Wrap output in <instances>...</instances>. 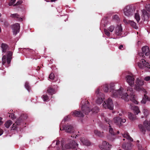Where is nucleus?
Masks as SVG:
<instances>
[{"label": "nucleus", "instance_id": "nucleus-1", "mask_svg": "<svg viewBox=\"0 0 150 150\" xmlns=\"http://www.w3.org/2000/svg\"><path fill=\"white\" fill-rule=\"evenodd\" d=\"M115 84L113 83L109 84H105L103 88V91L106 92H108L110 89V92L112 93V96L113 97L121 98L125 101H128L130 99L134 103L137 104V102L135 99L133 90L132 88L128 87L127 89L128 93L122 87L117 90H115Z\"/></svg>", "mask_w": 150, "mask_h": 150}, {"label": "nucleus", "instance_id": "nucleus-2", "mask_svg": "<svg viewBox=\"0 0 150 150\" xmlns=\"http://www.w3.org/2000/svg\"><path fill=\"white\" fill-rule=\"evenodd\" d=\"M59 144L60 141L59 140L54 141L53 142L52 146V147H55L54 145H55L57 150L61 149V150H65L66 149L76 148L78 146V144L73 140L71 141L70 143H68L64 146V141H62L61 142L60 148L58 146Z\"/></svg>", "mask_w": 150, "mask_h": 150}, {"label": "nucleus", "instance_id": "nucleus-3", "mask_svg": "<svg viewBox=\"0 0 150 150\" xmlns=\"http://www.w3.org/2000/svg\"><path fill=\"white\" fill-rule=\"evenodd\" d=\"M89 110V107H87L85 105H82L81 106V110L83 113L80 111L75 110L72 112V114L74 116L82 117L84 116L83 113L86 114L90 112Z\"/></svg>", "mask_w": 150, "mask_h": 150}, {"label": "nucleus", "instance_id": "nucleus-4", "mask_svg": "<svg viewBox=\"0 0 150 150\" xmlns=\"http://www.w3.org/2000/svg\"><path fill=\"white\" fill-rule=\"evenodd\" d=\"M102 119L104 120L109 125V132L110 134L109 135L108 137V138L111 140H113L114 139V136L115 133L113 131V129L111 127L110 125L112 122L107 117H105L104 116L102 115Z\"/></svg>", "mask_w": 150, "mask_h": 150}, {"label": "nucleus", "instance_id": "nucleus-5", "mask_svg": "<svg viewBox=\"0 0 150 150\" xmlns=\"http://www.w3.org/2000/svg\"><path fill=\"white\" fill-rule=\"evenodd\" d=\"M135 11L134 7L132 5H127L125 6L123 10L124 15L127 17L132 16L134 13Z\"/></svg>", "mask_w": 150, "mask_h": 150}, {"label": "nucleus", "instance_id": "nucleus-6", "mask_svg": "<svg viewBox=\"0 0 150 150\" xmlns=\"http://www.w3.org/2000/svg\"><path fill=\"white\" fill-rule=\"evenodd\" d=\"M135 83L136 84L134 86V88L135 90L139 91H143L145 93H146V90L142 87L144 84V82L140 78H137Z\"/></svg>", "mask_w": 150, "mask_h": 150}, {"label": "nucleus", "instance_id": "nucleus-7", "mask_svg": "<svg viewBox=\"0 0 150 150\" xmlns=\"http://www.w3.org/2000/svg\"><path fill=\"white\" fill-rule=\"evenodd\" d=\"M144 57H140V59H141V60L138 63V65L140 69L148 71L150 69V65L149 64L148 62L144 59Z\"/></svg>", "mask_w": 150, "mask_h": 150}, {"label": "nucleus", "instance_id": "nucleus-8", "mask_svg": "<svg viewBox=\"0 0 150 150\" xmlns=\"http://www.w3.org/2000/svg\"><path fill=\"white\" fill-rule=\"evenodd\" d=\"M12 55V53L10 51H8L7 52L6 57L5 55H3L2 59V64L4 65L6 61L8 64H9L11 62Z\"/></svg>", "mask_w": 150, "mask_h": 150}, {"label": "nucleus", "instance_id": "nucleus-9", "mask_svg": "<svg viewBox=\"0 0 150 150\" xmlns=\"http://www.w3.org/2000/svg\"><path fill=\"white\" fill-rule=\"evenodd\" d=\"M96 93L98 97V98L96 101V103L98 104H101L104 99V94L100 92L99 89H98L96 92Z\"/></svg>", "mask_w": 150, "mask_h": 150}, {"label": "nucleus", "instance_id": "nucleus-10", "mask_svg": "<svg viewBox=\"0 0 150 150\" xmlns=\"http://www.w3.org/2000/svg\"><path fill=\"white\" fill-rule=\"evenodd\" d=\"M105 104H103L102 106L105 108H108L112 110L113 109L114 105L112 100L110 98H109L105 102L104 101Z\"/></svg>", "mask_w": 150, "mask_h": 150}, {"label": "nucleus", "instance_id": "nucleus-11", "mask_svg": "<svg viewBox=\"0 0 150 150\" xmlns=\"http://www.w3.org/2000/svg\"><path fill=\"white\" fill-rule=\"evenodd\" d=\"M126 82L131 87H133L134 83V78L132 74L127 75L125 77Z\"/></svg>", "mask_w": 150, "mask_h": 150}, {"label": "nucleus", "instance_id": "nucleus-12", "mask_svg": "<svg viewBox=\"0 0 150 150\" xmlns=\"http://www.w3.org/2000/svg\"><path fill=\"white\" fill-rule=\"evenodd\" d=\"M142 52L138 53V55L140 57H144V54L146 56L149 54L150 51L149 47L147 46H145L142 48Z\"/></svg>", "mask_w": 150, "mask_h": 150}, {"label": "nucleus", "instance_id": "nucleus-13", "mask_svg": "<svg viewBox=\"0 0 150 150\" xmlns=\"http://www.w3.org/2000/svg\"><path fill=\"white\" fill-rule=\"evenodd\" d=\"M60 130H64L66 132L70 133H71L74 132V130L73 126L72 125H66L64 127H63L62 129L61 127Z\"/></svg>", "mask_w": 150, "mask_h": 150}, {"label": "nucleus", "instance_id": "nucleus-14", "mask_svg": "<svg viewBox=\"0 0 150 150\" xmlns=\"http://www.w3.org/2000/svg\"><path fill=\"white\" fill-rule=\"evenodd\" d=\"M13 34L16 35L17 33L19 32L20 25L18 23H16L12 25Z\"/></svg>", "mask_w": 150, "mask_h": 150}, {"label": "nucleus", "instance_id": "nucleus-15", "mask_svg": "<svg viewBox=\"0 0 150 150\" xmlns=\"http://www.w3.org/2000/svg\"><path fill=\"white\" fill-rule=\"evenodd\" d=\"M111 145L106 141L103 142L102 145L100 146V148L102 150H110Z\"/></svg>", "mask_w": 150, "mask_h": 150}, {"label": "nucleus", "instance_id": "nucleus-16", "mask_svg": "<svg viewBox=\"0 0 150 150\" xmlns=\"http://www.w3.org/2000/svg\"><path fill=\"white\" fill-rule=\"evenodd\" d=\"M113 121L114 123L116 125H118V126H120L121 124V123L125 122L126 121V120L125 119H121L120 117H117L114 118Z\"/></svg>", "mask_w": 150, "mask_h": 150}, {"label": "nucleus", "instance_id": "nucleus-17", "mask_svg": "<svg viewBox=\"0 0 150 150\" xmlns=\"http://www.w3.org/2000/svg\"><path fill=\"white\" fill-rule=\"evenodd\" d=\"M115 29V26L114 25H111L107 29H104V31L105 34L108 36H110V33L109 32H112Z\"/></svg>", "mask_w": 150, "mask_h": 150}, {"label": "nucleus", "instance_id": "nucleus-18", "mask_svg": "<svg viewBox=\"0 0 150 150\" xmlns=\"http://www.w3.org/2000/svg\"><path fill=\"white\" fill-rule=\"evenodd\" d=\"M115 31V33L116 35L118 36L121 35L122 31L121 25H118L116 28Z\"/></svg>", "mask_w": 150, "mask_h": 150}, {"label": "nucleus", "instance_id": "nucleus-19", "mask_svg": "<svg viewBox=\"0 0 150 150\" xmlns=\"http://www.w3.org/2000/svg\"><path fill=\"white\" fill-rule=\"evenodd\" d=\"M129 108L132 110L136 115H137L140 112L138 107L136 106H134L133 104L130 103Z\"/></svg>", "mask_w": 150, "mask_h": 150}, {"label": "nucleus", "instance_id": "nucleus-20", "mask_svg": "<svg viewBox=\"0 0 150 150\" xmlns=\"http://www.w3.org/2000/svg\"><path fill=\"white\" fill-rule=\"evenodd\" d=\"M121 134L124 138L126 139L130 142L133 141L132 139L130 136L129 134L127 132H121Z\"/></svg>", "mask_w": 150, "mask_h": 150}, {"label": "nucleus", "instance_id": "nucleus-21", "mask_svg": "<svg viewBox=\"0 0 150 150\" xmlns=\"http://www.w3.org/2000/svg\"><path fill=\"white\" fill-rule=\"evenodd\" d=\"M142 18L144 20H147L148 18H150V16L149 15L146 11L144 9L142 10Z\"/></svg>", "mask_w": 150, "mask_h": 150}, {"label": "nucleus", "instance_id": "nucleus-22", "mask_svg": "<svg viewBox=\"0 0 150 150\" xmlns=\"http://www.w3.org/2000/svg\"><path fill=\"white\" fill-rule=\"evenodd\" d=\"M132 147V145L131 142L127 144H124L122 145V148L125 150H130Z\"/></svg>", "mask_w": 150, "mask_h": 150}, {"label": "nucleus", "instance_id": "nucleus-23", "mask_svg": "<svg viewBox=\"0 0 150 150\" xmlns=\"http://www.w3.org/2000/svg\"><path fill=\"white\" fill-rule=\"evenodd\" d=\"M22 120V119L21 118V117H20L18 118L17 121L15 122V124H13L11 127V129L12 130H15L16 129L17 127V126H16V125H19L20 124Z\"/></svg>", "mask_w": 150, "mask_h": 150}, {"label": "nucleus", "instance_id": "nucleus-24", "mask_svg": "<svg viewBox=\"0 0 150 150\" xmlns=\"http://www.w3.org/2000/svg\"><path fill=\"white\" fill-rule=\"evenodd\" d=\"M80 140L81 143L83 145L87 146H89L91 145L90 142L88 140L86 139L83 137L81 138Z\"/></svg>", "mask_w": 150, "mask_h": 150}, {"label": "nucleus", "instance_id": "nucleus-25", "mask_svg": "<svg viewBox=\"0 0 150 150\" xmlns=\"http://www.w3.org/2000/svg\"><path fill=\"white\" fill-rule=\"evenodd\" d=\"M10 16L12 18H16L17 20L19 21H22V18L20 17L19 15L17 13L12 14H11Z\"/></svg>", "mask_w": 150, "mask_h": 150}, {"label": "nucleus", "instance_id": "nucleus-26", "mask_svg": "<svg viewBox=\"0 0 150 150\" xmlns=\"http://www.w3.org/2000/svg\"><path fill=\"white\" fill-rule=\"evenodd\" d=\"M128 117L129 119L132 121H134L137 119V117L136 116L134 115L130 112L128 113Z\"/></svg>", "mask_w": 150, "mask_h": 150}, {"label": "nucleus", "instance_id": "nucleus-27", "mask_svg": "<svg viewBox=\"0 0 150 150\" xmlns=\"http://www.w3.org/2000/svg\"><path fill=\"white\" fill-rule=\"evenodd\" d=\"M47 93L50 95H52L55 93V90L51 87H49L47 90Z\"/></svg>", "mask_w": 150, "mask_h": 150}, {"label": "nucleus", "instance_id": "nucleus-28", "mask_svg": "<svg viewBox=\"0 0 150 150\" xmlns=\"http://www.w3.org/2000/svg\"><path fill=\"white\" fill-rule=\"evenodd\" d=\"M94 133L96 135L99 137H102L103 136V132H100L97 130H95Z\"/></svg>", "mask_w": 150, "mask_h": 150}, {"label": "nucleus", "instance_id": "nucleus-29", "mask_svg": "<svg viewBox=\"0 0 150 150\" xmlns=\"http://www.w3.org/2000/svg\"><path fill=\"white\" fill-rule=\"evenodd\" d=\"M129 24L133 28L135 29H137V27L136 25V23L133 21H129Z\"/></svg>", "mask_w": 150, "mask_h": 150}, {"label": "nucleus", "instance_id": "nucleus-30", "mask_svg": "<svg viewBox=\"0 0 150 150\" xmlns=\"http://www.w3.org/2000/svg\"><path fill=\"white\" fill-rule=\"evenodd\" d=\"M12 123V122L11 120H9L5 122L4 126L6 128H8Z\"/></svg>", "mask_w": 150, "mask_h": 150}, {"label": "nucleus", "instance_id": "nucleus-31", "mask_svg": "<svg viewBox=\"0 0 150 150\" xmlns=\"http://www.w3.org/2000/svg\"><path fill=\"white\" fill-rule=\"evenodd\" d=\"M1 47L2 49L3 52H6V50L8 48V45L6 44L2 43L1 44Z\"/></svg>", "mask_w": 150, "mask_h": 150}, {"label": "nucleus", "instance_id": "nucleus-32", "mask_svg": "<svg viewBox=\"0 0 150 150\" xmlns=\"http://www.w3.org/2000/svg\"><path fill=\"white\" fill-rule=\"evenodd\" d=\"M146 100H149L147 96L145 95H144V97L143 98L142 100L141 101L142 103L145 104Z\"/></svg>", "mask_w": 150, "mask_h": 150}, {"label": "nucleus", "instance_id": "nucleus-33", "mask_svg": "<svg viewBox=\"0 0 150 150\" xmlns=\"http://www.w3.org/2000/svg\"><path fill=\"white\" fill-rule=\"evenodd\" d=\"M134 18L137 22L138 23L140 20V18L139 13L137 12L135 13Z\"/></svg>", "mask_w": 150, "mask_h": 150}, {"label": "nucleus", "instance_id": "nucleus-34", "mask_svg": "<svg viewBox=\"0 0 150 150\" xmlns=\"http://www.w3.org/2000/svg\"><path fill=\"white\" fill-rule=\"evenodd\" d=\"M42 98L44 101H48L49 98L47 94H44L42 96Z\"/></svg>", "mask_w": 150, "mask_h": 150}, {"label": "nucleus", "instance_id": "nucleus-35", "mask_svg": "<svg viewBox=\"0 0 150 150\" xmlns=\"http://www.w3.org/2000/svg\"><path fill=\"white\" fill-rule=\"evenodd\" d=\"M139 127L140 130L142 132L143 134H144L145 132V129L144 127L142 125H139Z\"/></svg>", "mask_w": 150, "mask_h": 150}, {"label": "nucleus", "instance_id": "nucleus-36", "mask_svg": "<svg viewBox=\"0 0 150 150\" xmlns=\"http://www.w3.org/2000/svg\"><path fill=\"white\" fill-rule=\"evenodd\" d=\"M98 108L97 107H95L94 109H92V110H91V111L92 112V113H96L98 112Z\"/></svg>", "mask_w": 150, "mask_h": 150}, {"label": "nucleus", "instance_id": "nucleus-37", "mask_svg": "<svg viewBox=\"0 0 150 150\" xmlns=\"http://www.w3.org/2000/svg\"><path fill=\"white\" fill-rule=\"evenodd\" d=\"M25 86L26 89L29 91L30 88V86L29 84V83L28 82H26L25 83Z\"/></svg>", "mask_w": 150, "mask_h": 150}, {"label": "nucleus", "instance_id": "nucleus-38", "mask_svg": "<svg viewBox=\"0 0 150 150\" xmlns=\"http://www.w3.org/2000/svg\"><path fill=\"white\" fill-rule=\"evenodd\" d=\"M138 150H146V148L145 147L143 146L140 145H138Z\"/></svg>", "mask_w": 150, "mask_h": 150}, {"label": "nucleus", "instance_id": "nucleus-39", "mask_svg": "<svg viewBox=\"0 0 150 150\" xmlns=\"http://www.w3.org/2000/svg\"><path fill=\"white\" fill-rule=\"evenodd\" d=\"M129 20H127L126 18H124L123 20V22L125 24H129Z\"/></svg>", "mask_w": 150, "mask_h": 150}, {"label": "nucleus", "instance_id": "nucleus-40", "mask_svg": "<svg viewBox=\"0 0 150 150\" xmlns=\"http://www.w3.org/2000/svg\"><path fill=\"white\" fill-rule=\"evenodd\" d=\"M113 19L116 20L117 21H118L119 20V18L118 17V16L116 15H115L113 16Z\"/></svg>", "mask_w": 150, "mask_h": 150}, {"label": "nucleus", "instance_id": "nucleus-41", "mask_svg": "<svg viewBox=\"0 0 150 150\" xmlns=\"http://www.w3.org/2000/svg\"><path fill=\"white\" fill-rule=\"evenodd\" d=\"M54 74L52 73H51L50 74V75L49 76V78L50 79H51V80H52V79H53L54 78Z\"/></svg>", "mask_w": 150, "mask_h": 150}, {"label": "nucleus", "instance_id": "nucleus-42", "mask_svg": "<svg viewBox=\"0 0 150 150\" xmlns=\"http://www.w3.org/2000/svg\"><path fill=\"white\" fill-rule=\"evenodd\" d=\"M16 0H11L9 4V6L13 5L15 2Z\"/></svg>", "mask_w": 150, "mask_h": 150}, {"label": "nucleus", "instance_id": "nucleus-43", "mask_svg": "<svg viewBox=\"0 0 150 150\" xmlns=\"http://www.w3.org/2000/svg\"><path fill=\"white\" fill-rule=\"evenodd\" d=\"M145 8L148 11L150 12V4L147 5L146 6Z\"/></svg>", "mask_w": 150, "mask_h": 150}, {"label": "nucleus", "instance_id": "nucleus-44", "mask_svg": "<svg viewBox=\"0 0 150 150\" xmlns=\"http://www.w3.org/2000/svg\"><path fill=\"white\" fill-rule=\"evenodd\" d=\"M9 117L11 119H13L14 118V115L13 113L12 112L11 113H10Z\"/></svg>", "mask_w": 150, "mask_h": 150}, {"label": "nucleus", "instance_id": "nucleus-45", "mask_svg": "<svg viewBox=\"0 0 150 150\" xmlns=\"http://www.w3.org/2000/svg\"><path fill=\"white\" fill-rule=\"evenodd\" d=\"M144 80L146 81H148L150 80V76H147L145 77L144 79Z\"/></svg>", "mask_w": 150, "mask_h": 150}, {"label": "nucleus", "instance_id": "nucleus-46", "mask_svg": "<svg viewBox=\"0 0 150 150\" xmlns=\"http://www.w3.org/2000/svg\"><path fill=\"white\" fill-rule=\"evenodd\" d=\"M68 116L65 117L64 118V119L62 121L61 125H62L63 123V122H64L65 121H67L68 120Z\"/></svg>", "mask_w": 150, "mask_h": 150}, {"label": "nucleus", "instance_id": "nucleus-47", "mask_svg": "<svg viewBox=\"0 0 150 150\" xmlns=\"http://www.w3.org/2000/svg\"><path fill=\"white\" fill-rule=\"evenodd\" d=\"M143 111L145 115H146L148 113V110L147 109H144Z\"/></svg>", "mask_w": 150, "mask_h": 150}, {"label": "nucleus", "instance_id": "nucleus-48", "mask_svg": "<svg viewBox=\"0 0 150 150\" xmlns=\"http://www.w3.org/2000/svg\"><path fill=\"white\" fill-rule=\"evenodd\" d=\"M22 3V1L21 0H20L18 1L17 2L16 4V5H18L19 4H21Z\"/></svg>", "mask_w": 150, "mask_h": 150}, {"label": "nucleus", "instance_id": "nucleus-49", "mask_svg": "<svg viewBox=\"0 0 150 150\" xmlns=\"http://www.w3.org/2000/svg\"><path fill=\"white\" fill-rule=\"evenodd\" d=\"M2 119L3 118L1 117H0V126L2 124H3V123L2 121Z\"/></svg>", "mask_w": 150, "mask_h": 150}, {"label": "nucleus", "instance_id": "nucleus-50", "mask_svg": "<svg viewBox=\"0 0 150 150\" xmlns=\"http://www.w3.org/2000/svg\"><path fill=\"white\" fill-rule=\"evenodd\" d=\"M123 45H120L119 47V49H120V50H123Z\"/></svg>", "mask_w": 150, "mask_h": 150}, {"label": "nucleus", "instance_id": "nucleus-51", "mask_svg": "<svg viewBox=\"0 0 150 150\" xmlns=\"http://www.w3.org/2000/svg\"><path fill=\"white\" fill-rule=\"evenodd\" d=\"M3 133V131L2 129L0 128V136H1Z\"/></svg>", "mask_w": 150, "mask_h": 150}, {"label": "nucleus", "instance_id": "nucleus-52", "mask_svg": "<svg viewBox=\"0 0 150 150\" xmlns=\"http://www.w3.org/2000/svg\"><path fill=\"white\" fill-rule=\"evenodd\" d=\"M77 136V135H75V134H72L71 136V137H74V138H76V137Z\"/></svg>", "mask_w": 150, "mask_h": 150}, {"label": "nucleus", "instance_id": "nucleus-53", "mask_svg": "<svg viewBox=\"0 0 150 150\" xmlns=\"http://www.w3.org/2000/svg\"><path fill=\"white\" fill-rule=\"evenodd\" d=\"M117 150H122V149L119 147H117Z\"/></svg>", "mask_w": 150, "mask_h": 150}, {"label": "nucleus", "instance_id": "nucleus-54", "mask_svg": "<svg viewBox=\"0 0 150 150\" xmlns=\"http://www.w3.org/2000/svg\"><path fill=\"white\" fill-rule=\"evenodd\" d=\"M141 43V42H140L139 41L137 43V44L138 45H139V43Z\"/></svg>", "mask_w": 150, "mask_h": 150}, {"label": "nucleus", "instance_id": "nucleus-55", "mask_svg": "<svg viewBox=\"0 0 150 150\" xmlns=\"http://www.w3.org/2000/svg\"><path fill=\"white\" fill-rule=\"evenodd\" d=\"M117 134H119L120 133V132L119 131H117Z\"/></svg>", "mask_w": 150, "mask_h": 150}, {"label": "nucleus", "instance_id": "nucleus-56", "mask_svg": "<svg viewBox=\"0 0 150 150\" xmlns=\"http://www.w3.org/2000/svg\"><path fill=\"white\" fill-rule=\"evenodd\" d=\"M119 115L120 116H121L122 115V114L121 113L119 114Z\"/></svg>", "mask_w": 150, "mask_h": 150}, {"label": "nucleus", "instance_id": "nucleus-57", "mask_svg": "<svg viewBox=\"0 0 150 150\" xmlns=\"http://www.w3.org/2000/svg\"><path fill=\"white\" fill-rule=\"evenodd\" d=\"M1 28L0 27V32H1Z\"/></svg>", "mask_w": 150, "mask_h": 150}, {"label": "nucleus", "instance_id": "nucleus-58", "mask_svg": "<svg viewBox=\"0 0 150 150\" xmlns=\"http://www.w3.org/2000/svg\"><path fill=\"white\" fill-rule=\"evenodd\" d=\"M149 55H149V58H150V53H149Z\"/></svg>", "mask_w": 150, "mask_h": 150}, {"label": "nucleus", "instance_id": "nucleus-59", "mask_svg": "<svg viewBox=\"0 0 150 150\" xmlns=\"http://www.w3.org/2000/svg\"><path fill=\"white\" fill-rule=\"evenodd\" d=\"M1 14L0 13V17H1Z\"/></svg>", "mask_w": 150, "mask_h": 150}, {"label": "nucleus", "instance_id": "nucleus-60", "mask_svg": "<svg viewBox=\"0 0 150 150\" xmlns=\"http://www.w3.org/2000/svg\"><path fill=\"white\" fill-rule=\"evenodd\" d=\"M11 111H13V110H11Z\"/></svg>", "mask_w": 150, "mask_h": 150}, {"label": "nucleus", "instance_id": "nucleus-61", "mask_svg": "<svg viewBox=\"0 0 150 150\" xmlns=\"http://www.w3.org/2000/svg\"><path fill=\"white\" fill-rule=\"evenodd\" d=\"M123 140L124 141L125 140V139H123Z\"/></svg>", "mask_w": 150, "mask_h": 150}, {"label": "nucleus", "instance_id": "nucleus-62", "mask_svg": "<svg viewBox=\"0 0 150 150\" xmlns=\"http://www.w3.org/2000/svg\"><path fill=\"white\" fill-rule=\"evenodd\" d=\"M137 142H139V141H137Z\"/></svg>", "mask_w": 150, "mask_h": 150}, {"label": "nucleus", "instance_id": "nucleus-63", "mask_svg": "<svg viewBox=\"0 0 150 150\" xmlns=\"http://www.w3.org/2000/svg\"><path fill=\"white\" fill-rule=\"evenodd\" d=\"M15 5H16V4H14V6H15Z\"/></svg>", "mask_w": 150, "mask_h": 150}, {"label": "nucleus", "instance_id": "nucleus-64", "mask_svg": "<svg viewBox=\"0 0 150 150\" xmlns=\"http://www.w3.org/2000/svg\"><path fill=\"white\" fill-rule=\"evenodd\" d=\"M45 1H46V2H47V1H46V0H45Z\"/></svg>", "mask_w": 150, "mask_h": 150}]
</instances>
